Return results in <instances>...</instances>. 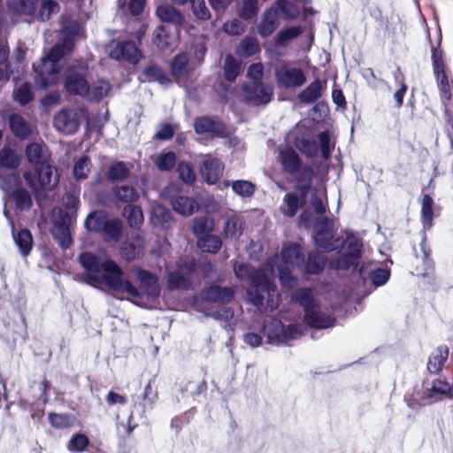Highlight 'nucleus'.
I'll use <instances>...</instances> for the list:
<instances>
[{"instance_id": "1", "label": "nucleus", "mask_w": 453, "mask_h": 453, "mask_svg": "<svg viewBox=\"0 0 453 453\" xmlns=\"http://www.w3.org/2000/svg\"><path fill=\"white\" fill-rule=\"evenodd\" d=\"M303 261L300 247L288 244L283 247L280 256H275L258 272H253L243 263H235L234 271L237 278L248 280L251 284L250 289L247 292V299L260 309L273 311L279 305V295L272 282L274 276L273 266L277 267L281 283L292 288L296 286V279L291 273L296 268L300 267Z\"/></svg>"}, {"instance_id": "2", "label": "nucleus", "mask_w": 453, "mask_h": 453, "mask_svg": "<svg viewBox=\"0 0 453 453\" xmlns=\"http://www.w3.org/2000/svg\"><path fill=\"white\" fill-rule=\"evenodd\" d=\"M80 262L87 272L91 284L104 283L115 292L134 302L140 296L138 289L123 277L120 267L112 260L98 259L89 253L80 256Z\"/></svg>"}, {"instance_id": "3", "label": "nucleus", "mask_w": 453, "mask_h": 453, "mask_svg": "<svg viewBox=\"0 0 453 453\" xmlns=\"http://www.w3.org/2000/svg\"><path fill=\"white\" fill-rule=\"evenodd\" d=\"M64 38L63 44H57L39 64L34 65L36 73L35 82L42 88L55 85L59 81L62 69V58L73 46V38L82 36L83 30L75 21L65 23L61 31Z\"/></svg>"}, {"instance_id": "4", "label": "nucleus", "mask_w": 453, "mask_h": 453, "mask_svg": "<svg viewBox=\"0 0 453 453\" xmlns=\"http://www.w3.org/2000/svg\"><path fill=\"white\" fill-rule=\"evenodd\" d=\"M311 173H308L307 178L303 180H298L296 189L301 197L295 193H288L285 196L280 206L281 212L288 217H293L297 210L303 205L304 198L311 193V204L318 215H323L326 212L324 199L326 198V188L323 185L311 189Z\"/></svg>"}, {"instance_id": "5", "label": "nucleus", "mask_w": 453, "mask_h": 453, "mask_svg": "<svg viewBox=\"0 0 453 453\" xmlns=\"http://www.w3.org/2000/svg\"><path fill=\"white\" fill-rule=\"evenodd\" d=\"M450 389V384L445 380L436 379L426 381L423 384L421 392H417L413 395L409 406L414 407L415 404L425 406L434 403L448 395Z\"/></svg>"}, {"instance_id": "6", "label": "nucleus", "mask_w": 453, "mask_h": 453, "mask_svg": "<svg viewBox=\"0 0 453 453\" xmlns=\"http://www.w3.org/2000/svg\"><path fill=\"white\" fill-rule=\"evenodd\" d=\"M23 177L27 186L32 188L36 196L42 191L54 189L58 184V175L49 164L39 166L35 173L30 171L25 172Z\"/></svg>"}, {"instance_id": "7", "label": "nucleus", "mask_w": 453, "mask_h": 453, "mask_svg": "<svg viewBox=\"0 0 453 453\" xmlns=\"http://www.w3.org/2000/svg\"><path fill=\"white\" fill-rule=\"evenodd\" d=\"M433 73L436 80L437 87L440 91L441 99L448 107L453 96V88L447 74V67L444 62L443 52L434 49L432 52Z\"/></svg>"}, {"instance_id": "8", "label": "nucleus", "mask_w": 453, "mask_h": 453, "mask_svg": "<svg viewBox=\"0 0 453 453\" xmlns=\"http://www.w3.org/2000/svg\"><path fill=\"white\" fill-rule=\"evenodd\" d=\"M267 342L271 344H280L296 339L303 334V326L291 325L285 328L280 320L273 319L264 326Z\"/></svg>"}, {"instance_id": "9", "label": "nucleus", "mask_w": 453, "mask_h": 453, "mask_svg": "<svg viewBox=\"0 0 453 453\" xmlns=\"http://www.w3.org/2000/svg\"><path fill=\"white\" fill-rule=\"evenodd\" d=\"M180 192L179 183H171L162 193V196L171 201L173 209L179 214L188 217L197 207L196 202L188 196H177Z\"/></svg>"}, {"instance_id": "10", "label": "nucleus", "mask_w": 453, "mask_h": 453, "mask_svg": "<svg viewBox=\"0 0 453 453\" xmlns=\"http://www.w3.org/2000/svg\"><path fill=\"white\" fill-rule=\"evenodd\" d=\"M86 68L83 65L69 67L65 73V88L74 95L87 96L89 87L85 80Z\"/></svg>"}, {"instance_id": "11", "label": "nucleus", "mask_w": 453, "mask_h": 453, "mask_svg": "<svg viewBox=\"0 0 453 453\" xmlns=\"http://www.w3.org/2000/svg\"><path fill=\"white\" fill-rule=\"evenodd\" d=\"M106 51L111 58L126 60L134 64L137 63L141 58L140 51L132 42H120L111 41L107 45Z\"/></svg>"}, {"instance_id": "12", "label": "nucleus", "mask_w": 453, "mask_h": 453, "mask_svg": "<svg viewBox=\"0 0 453 453\" xmlns=\"http://www.w3.org/2000/svg\"><path fill=\"white\" fill-rule=\"evenodd\" d=\"M289 4L285 0H278L276 4L266 10L261 23L258 26V32L263 36L272 35L279 25V11L282 12L288 11Z\"/></svg>"}, {"instance_id": "13", "label": "nucleus", "mask_w": 453, "mask_h": 453, "mask_svg": "<svg viewBox=\"0 0 453 453\" xmlns=\"http://www.w3.org/2000/svg\"><path fill=\"white\" fill-rule=\"evenodd\" d=\"M53 220L52 234L58 241L62 248H68L72 243L69 218L62 210L58 209L53 211Z\"/></svg>"}, {"instance_id": "14", "label": "nucleus", "mask_w": 453, "mask_h": 453, "mask_svg": "<svg viewBox=\"0 0 453 453\" xmlns=\"http://www.w3.org/2000/svg\"><path fill=\"white\" fill-rule=\"evenodd\" d=\"M56 129L65 134H74L80 127V114L75 110L63 109L54 118Z\"/></svg>"}, {"instance_id": "15", "label": "nucleus", "mask_w": 453, "mask_h": 453, "mask_svg": "<svg viewBox=\"0 0 453 453\" xmlns=\"http://www.w3.org/2000/svg\"><path fill=\"white\" fill-rule=\"evenodd\" d=\"M362 244L356 236H348L342 249V259L337 261L334 266L335 268H349L351 265L356 264V260L359 257Z\"/></svg>"}, {"instance_id": "16", "label": "nucleus", "mask_w": 453, "mask_h": 453, "mask_svg": "<svg viewBox=\"0 0 453 453\" xmlns=\"http://www.w3.org/2000/svg\"><path fill=\"white\" fill-rule=\"evenodd\" d=\"M278 83L286 88H296L302 86L305 81L303 72L296 67L284 65L276 72Z\"/></svg>"}, {"instance_id": "17", "label": "nucleus", "mask_w": 453, "mask_h": 453, "mask_svg": "<svg viewBox=\"0 0 453 453\" xmlns=\"http://www.w3.org/2000/svg\"><path fill=\"white\" fill-rule=\"evenodd\" d=\"M245 98L255 104H266L271 100L273 87L260 82L253 81L243 88Z\"/></svg>"}, {"instance_id": "18", "label": "nucleus", "mask_w": 453, "mask_h": 453, "mask_svg": "<svg viewBox=\"0 0 453 453\" xmlns=\"http://www.w3.org/2000/svg\"><path fill=\"white\" fill-rule=\"evenodd\" d=\"M334 224L332 222H326L323 228L319 230L314 236L316 245L324 250H335L340 246V240L334 239Z\"/></svg>"}, {"instance_id": "19", "label": "nucleus", "mask_w": 453, "mask_h": 453, "mask_svg": "<svg viewBox=\"0 0 453 453\" xmlns=\"http://www.w3.org/2000/svg\"><path fill=\"white\" fill-rule=\"evenodd\" d=\"M304 319L307 325L317 329L329 328L335 323L334 318L322 313L317 305L306 310Z\"/></svg>"}, {"instance_id": "20", "label": "nucleus", "mask_w": 453, "mask_h": 453, "mask_svg": "<svg viewBox=\"0 0 453 453\" xmlns=\"http://www.w3.org/2000/svg\"><path fill=\"white\" fill-rule=\"evenodd\" d=\"M136 276L140 281L142 289L150 298L155 299L159 296L160 289L157 278L154 275L147 271L137 270Z\"/></svg>"}, {"instance_id": "21", "label": "nucleus", "mask_w": 453, "mask_h": 453, "mask_svg": "<svg viewBox=\"0 0 453 453\" xmlns=\"http://www.w3.org/2000/svg\"><path fill=\"white\" fill-rule=\"evenodd\" d=\"M243 232V220L235 214L227 215L225 221L223 236L226 240L235 241Z\"/></svg>"}, {"instance_id": "22", "label": "nucleus", "mask_w": 453, "mask_h": 453, "mask_svg": "<svg viewBox=\"0 0 453 453\" xmlns=\"http://www.w3.org/2000/svg\"><path fill=\"white\" fill-rule=\"evenodd\" d=\"M7 5L12 12L35 19L38 0H7Z\"/></svg>"}, {"instance_id": "23", "label": "nucleus", "mask_w": 453, "mask_h": 453, "mask_svg": "<svg viewBox=\"0 0 453 453\" xmlns=\"http://www.w3.org/2000/svg\"><path fill=\"white\" fill-rule=\"evenodd\" d=\"M449 357V349L447 346H440L435 349L430 355L428 363H427V370L431 373H438L440 372L446 361Z\"/></svg>"}, {"instance_id": "24", "label": "nucleus", "mask_w": 453, "mask_h": 453, "mask_svg": "<svg viewBox=\"0 0 453 453\" xmlns=\"http://www.w3.org/2000/svg\"><path fill=\"white\" fill-rule=\"evenodd\" d=\"M234 292L231 288H220L219 286H211L203 294L205 301L218 303H228L232 300Z\"/></svg>"}, {"instance_id": "25", "label": "nucleus", "mask_w": 453, "mask_h": 453, "mask_svg": "<svg viewBox=\"0 0 453 453\" xmlns=\"http://www.w3.org/2000/svg\"><path fill=\"white\" fill-rule=\"evenodd\" d=\"M26 156L27 160L36 166L48 164V150L41 143L34 142L28 145L26 150Z\"/></svg>"}, {"instance_id": "26", "label": "nucleus", "mask_w": 453, "mask_h": 453, "mask_svg": "<svg viewBox=\"0 0 453 453\" xmlns=\"http://www.w3.org/2000/svg\"><path fill=\"white\" fill-rule=\"evenodd\" d=\"M223 167L220 162L215 158L204 160L202 168V175L208 184H214L222 175Z\"/></svg>"}, {"instance_id": "27", "label": "nucleus", "mask_w": 453, "mask_h": 453, "mask_svg": "<svg viewBox=\"0 0 453 453\" xmlns=\"http://www.w3.org/2000/svg\"><path fill=\"white\" fill-rule=\"evenodd\" d=\"M9 125L12 134L20 139H26L31 134L30 125L19 114H12Z\"/></svg>"}, {"instance_id": "28", "label": "nucleus", "mask_w": 453, "mask_h": 453, "mask_svg": "<svg viewBox=\"0 0 453 453\" xmlns=\"http://www.w3.org/2000/svg\"><path fill=\"white\" fill-rule=\"evenodd\" d=\"M326 88V82L316 80L311 82L303 91H302L298 97L300 101L309 104L315 102L321 96L323 90Z\"/></svg>"}, {"instance_id": "29", "label": "nucleus", "mask_w": 453, "mask_h": 453, "mask_svg": "<svg viewBox=\"0 0 453 453\" xmlns=\"http://www.w3.org/2000/svg\"><path fill=\"white\" fill-rule=\"evenodd\" d=\"M12 230V236L20 254L23 257L28 256L33 247V237L29 230L21 229L17 234Z\"/></svg>"}, {"instance_id": "30", "label": "nucleus", "mask_w": 453, "mask_h": 453, "mask_svg": "<svg viewBox=\"0 0 453 453\" xmlns=\"http://www.w3.org/2000/svg\"><path fill=\"white\" fill-rule=\"evenodd\" d=\"M150 220L154 226L166 228L172 221V215L165 207L156 204L151 209Z\"/></svg>"}, {"instance_id": "31", "label": "nucleus", "mask_w": 453, "mask_h": 453, "mask_svg": "<svg viewBox=\"0 0 453 453\" xmlns=\"http://www.w3.org/2000/svg\"><path fill=\"white\" fill-rule=\"evenodd\" d=\"M157 16L165 22H170L173 23L175 25H180L183 21V16L182 14L177 11L174 7L168 5V4H163L160 5L157 9Z\"/></svg>"}, {"instance_id": "32", "label": "nucleus", "mask_w": 453, "mask_h": 453, "mask_svg": "<svg viewBox=\"0 0 453 453\" xmlns=\"http://www.w3.org/2000/svg\"><path fill=\"white\" fill-rule=\"evenodd\" d=\"M191 268L180 267L178 271L173 272L169 274V288H185L189 286L188 273Z\"/></svg>"}, {"instance_id": "33", "label": "nucleus", "mask_w": 453, "mask_h": 453, "mask_svg": "<svg viewBox=\"0 0 453 453\" xmlns=\"http://www.w3.org/2000/svg\"><path fill=\"white\" fill-rule=\"evenodd\" d=\"M280 158L286 171L294 173L300 165V161L296 151L289 147L280 150Z\"/></svg>"}, {"instance_id": "34", "label": "nucleus", "mask_w": 453, "mask_h": 453, "mask_svg": "<svg viewBox=\"0 0 453 453\" xmlns=\"http://www.w3.org/2000/svg\"><path fill=\"white\" fill-rule=\"evenodd\" d=\"M20 160V156L10 147H4L0 151L1 168L15 169L19 165Z\"/></svg>"}, {"instance_id": "35", "label": "nucleus", "mask_w": 453, "mask_h": 453, "mask_svg": "<svg viewBox=\"0 0 453 453\" xmlns=\"http://www.w3.org/2000/svg\"><path fill=\"white\" fill-rule=\"evenodd\" d=\"M58 11L59 6L57 2L53 0H38V8L35 12V19L44 21Z\"/></svg>"}, {"instance_id": "36", "label": "nucleus", "mask_w": 453, "mask_h": 453, "mask_svg": "<svg viewBox=\"0 0 453 453\" xmlns=\"http://www.w3.org/2000/svg\"><path fill=\"white\" fill-rule=\"evenodd\" d=\"M195 130L197 134H216L222 131V126L209 118H198L195 122Z\"/></svg>"}, {"instance_id": "37", "label": "nucleus", "mask_w": 453, "mask_h": 453, "mask_svg": "<svg viewBox=\"0 0 453 453\" xmlns=\"http://www.w3.org/2000/svg\"><path fill=\"white\" fill-rule=\"evenodd\" d=\"M143 250V240L136 237L133 242H127L121 250V255L126 260H132L138 257Z\"/></svg>"}, {"instance_id": "38", "label": "nucleus", "mask_w": 453, "mask_h": 453, "mask_svg": "<svg viewBox=\"0 0 453 453\" xmlns=\"http://www.w3.org/2000/svg\"><path fill=\"white\" fill-rule=\"evenodd\" d=\"M433 199L428 195H424L421 203V215L425 230L430 229L433 226Z\"/></svg>"}, {"instance_id": "39", "label": "nucleus", "mask_w": 453, "mask_h": 453, "mask_svg": "<svg viewBox=\"0 0 453 453\" xmlns=\"http://www.w3.org/2000/svg\"><path fill=\"white\" fill-rule=\"evenodd\" d=\"M294 143L300 152L308 157L314 156L318 151L316 142L305 135L296 137Z\"/></svg>"}, {"instance_id": "40", "label": "nucleus", "mask_w": 453, "mask_h": 453, "mask_svg": "<svg viewBox=\"0 0 453 453\" xmlns=\"http://www.w3.org/2000/svg\"><path fill=\"white\" fill-rule=\"evenodd\" d=\"M107 218L106 213L103 211L92 212L88 216L85 221V226L88 231L100 232L102 231Z\"/></svg>"}, {"instance_id": "41", "label": "nucleus", "mask_w": 453, "mask_h": 453, "mask_svg": "<svg viewBox=\"0 0 453 453\" xmlns=\"http://www.w3.org/2000/svg\"><path fill=\"white\" fill-rule=\"evenodd\" d=\"M222 242L216 235H206L197 241V246L203 252L215 253L221 248Z\"/></svg>"}, {"instance_id": "42", "label": "nucleus", "mask_w": 453, "mask_h": 453, "mask_svg": "<svg viewBox=\"0 0 453 453\" xmlns=\"http://www.w3.org/2000/svg\"><path fill=\"white\" fill-rule=\"evenodd\" d=\"M188 57L186 54H179L175 57L171 65V70L173 76L180 78L188 73Z\"/></svg>"}, {"instance_id": "43", "label": "nucleus", "mask_w": 453, "mask_h": 453, "mask_svg": "<svg viewBox=\"0 0 453 453\" xmlns=\"http://www.w3.org/2000/svg\"><path fill=\"white\" fill-rule=\"evenodd\" d=\"M111 90V86L108 81H98L95 82L87 96L95 100H100L104 96H107Z\"/></svg>"}, {"instance_id": "44", "label": "nucleus", "mask_w": 453, "mask_h": 453, "mask_svg": "<svg viewBox=\"0 0 453 453\" xmlns=\"http://www.w3.org/2000/svg\"><path fill=\"white\" fill-rule=\"evenodd\" d=\"M15 101L25 105L33 99L32 88L29 83L17 84L13 92Z\"/></svg>"}, {"instance_id": "45", "label": "nucleus", "mask_w": 453, "mask_h": 453, "mask_svg": "<svg viewBox=\"0 0 453 453\" xmlns=\"http://www.w3.org/2000/svg\"><path fill=\"white\" fill-rule=\"evenodd\" d=\"M12 198L19 210H28L32 205L31 196L29 192L23 188H17L12 194Z\"/></svg>"}, {"instance_id": "46", "label": "nucleus", "mask_w": 453, "mask_h": 453, "mask_svg": "<svg viewBox=\"0 0 453 453\" xmlns=\"http://www.w3.org/2000/svg\"><path fill=\"white\" fill-rule=\"evenodd\" d=\"M122 229L121 222L119 219H109L107 218L102 229L104 235L108 240H117L120 235Z\"/></svg>"}, {"instance_id": "47", "label": "nucleus", "mask_w": 453, "mask_h": 453, "mask_svg": "<svg viewBox=\"0 0 453 453\" xmlns=\"http://www.w3.org/2000/svg\"><path fill=\"white\" fill-rule=\"evenodd\" d=\"M214 227V221L209 218L203 217L194 220L192 230L196 235H202L213 231Z\"/></svg>"}, {"instance_id": "48", "label": "nucleus", "mask_w": 453, "mask_h": 453, "mask_svg": "<svg viewBox=\"0 0 453 453\" xmlns=\"http://www.w3.org/2000/svg\"><path fill=\"white\" fill-rule=\"evenodd\" d=\"M50 422L56 428H68L73 426L74 417L67 414L50 413Z\"/></svg>"}, {"instance_id": "49", "label": "nucleus", "mask_w": 453, "mask_h": 453, "mask_svg": "<svg viewBox=\"0 0 453 453\" xmlns=\"http://www.w3.org/2000/svg\"><path fill=\"white\" fill-rule=\"evenodd\" d=\"M258 9L257 0H242L239 5V15L242 19H250L257 15Z\"/></svg>"}, {"instance_id": "50", "label": "nucleus", "mask_w": 453, "mask_h": 453, "mask_svg": "<svg viewBox=\"0 0 453 453\" xmlns=\"http://www.w3.org/2000/svg\"><path fill=\"white\" fill-rule=\"evenodd\" d=\"M124 216L131 226H138L143 222L142 211L137 206H127L124 209Z\"/></svg>"}, {"instance_id": "51", "label": "nucleus", "mask_w": 453, "mask_h": 453, "mask_svg": "<svg viewBox=\"0 0 453 453\" xmlns=\"http://www.w3.org/2000/svg\"><path fill=\"white\" fill-rule=\"evenodd\" d=\"M143 73L150 81H157L163 85L170 82L166 73L156 65L148 66Z\"/></svg>"}, {"instance_id": "52", "label": "nucleus", "mask_w": 453, "mask_h": 453, "mask_svg": "<svg viewBox=\"0 0 453 453\" xmlns=\"http://www.w3.org/2000/svg\"><path fill=\"white\" fill-rule=\"evenodd\" d=\"M90 171V160L83 156L78 159L73 167V174L77 180H84L88 177Z\"/></svg>"}, {"instance_id": "53", "label": "nucleus", "mask_w": 453, "mask_h": 453, "mask_svg": "<svg viewBox=\"0 0 453 453\" xmlns=\"http://www.w3.org/2000/svg\"><path fill=\"white\" fill-rule=\"evenodd\" d=\"M240 64L233 57L227 56L224 65L225 77L233 81L236 79L239 74Z\"/></svg>"}, {"instance_id": "54", "label": "nucleus", "mask_w": 453, "mask_h": 453, "mask_svg": "<svg viewBox=\"0 0 453 453\" xmlns=\"http://www.w3.org/2000/svg\"><path fill=\"white\" fill-rule=\"evenodd\" d=\"M369 276L372 284L376 287L384 285L390 277V271L387 268H376L371 270Z\"/></svg>"}, {"instance_id": "55", "label": "nucleus", "mask_w": 453, "mask_h": 453, "mask_svg": "<svg viewBox=\"0 0 453 453\" xmlns=\"http://www.w3.org/2000/svg\"><path fill=\"white\" fill-rule=\"evenodd\" d=\"M234 192L241 196L246 197L253 195L255 187L247 180H236L232 183Z\"/></svg>"}, {"instance_id": "56", "label": "nucleus", "mask_w": 453, "mask_h": 453, "mask_svg": "<svg viewBox=\"0 0 453 453\" xmlns=\"http://www.w3.org/2000/svg\"><path fill=\"white\" fill-rule=\"evenodd\" d=\"M115 196L122 202L129 203L138 198V193L134 188L129 186H121L115 190Z\"/></svg>"}, {"instance_id": "57", "label": "nucleus", "mask_w": 453, "mask_h": 453, "mask_svg": "<svg viewBox=\"0 0 453 453\" xmlns=\"http://www.w3.org/2000/svg\"><path fill=\"white\" fill-rule=\"evenodd\" d=\"M258 43L256 39L247 38L241 43L238 53L241 56L249 57L258 51Z\"/></svg>"}, {"instance_id": "58", "label": "nucleus", "mask_w": 453, "mask_h": 453, "mask_svg": "<svg viewBox=\"0 0 453 453\" xmlns=\"http://www.w3.org/2000/svg\"><path fill=\"white\" fill-rule=\"evenodd\" d=\"M192 12L194 15L203 20L211 17L210 11L205 5L204 0H191Z\"/></svg>"}, {"instance_id": "59", "label": "nucleus", "mask_w": 453, "mask_h": 453, "mask_svg": "<svg viewBox=\"0 0 453 453\" xmlns=\"http://www.w3.org/2000/svg\"><path fill=\"white\" fill-rule=\"evenodd\" d=\"M320 142V150L324 158L327 159L334 147V142L332 141L328 132H322L319 135Z\"/></svg>"}, {"instance_id": "60", "label": "nucleus", "mask_w": 453, "mask_h": 453, "mask_svg": "<svg viewBox=\"0 0 453 453\" xmlns=\"http://www.w3.org/2000/svg\"><path fill=\"white\" fill-rule=\"evenodd\" d=\"M295 298L299 303L304 307L305 311L308 308H311L312 305H315L313 303L312 296H311V291L309 288H302L299 289L296 295Z\"/></svg>"}, {"instance_id": "61", "label": "nucleus", "mask_w": 453, "mask_h": 453, "mask_svg": "<svg viewBox=\"0 0 453 453\" xmlns=\"http://www.w3.org/2000/svg\"><path fill=\"white\" fill-rule=\"evenodd\" d=\"M156 164L161 171H167L174 165L175 155L172 152L162 154L158 156Z\"/></svg>"}, {"instance_id": "62", "label": "nucleus", "mask_w": 453, "mask_h": 453, "mask_svg": "<svg viewBox=\"0 0 453 453\" xmlns=\"http://www.w3.org/2000/svg\"><path fill=\"white\" fill-rule=\"evenodd\" d=\"M88 444V437L82 434H77L71 439L68 449L71 451H82Z\"/></svg>"}, {"instance_id": "63", "label": "nucleus", "mask_w": 453, "mask_h": 453, "mask_svg": "<svg viewBox=\"0 0 453 453\" xmlns=\"http://www.w3.org/2000/svg\"><path fill=\"white\" fill-rule=\"evenodd\" d=\"M324 264V258L321 256L310 255L307 263V272L317 273L323 268Z\"/></svg>"}, {"instance_id": "64", "label": "nucleus", "mask_w": 453, "mask_h": 453, "mask_svg": "<svg viewBox=\"0 0 453 453\" xmlns=\"http://www.w3.org/2000/svg\"><path fill=\"white\" fill-rule=\"evenodd\" d=\"M127 175V169L123 163H117L111 166L108 176L111 180H121Z\"/></svg>"}]
</instances>
